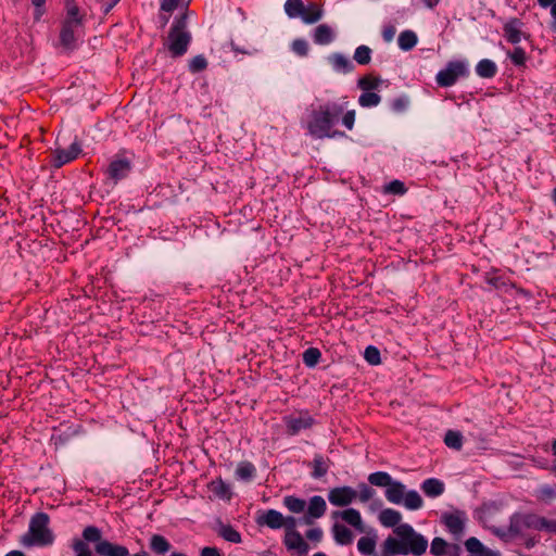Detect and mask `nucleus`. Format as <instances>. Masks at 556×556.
Returning <instances> with one entry per match:
<instances>
[{
	"label": "nucleus",
	"instance_id": "nucleus-10",
	"mask_svg": "<svg viewBox=\"0 0 556 556\" xmlns=\"http://www.w3.org/2000/svg\"><path fill=\"white\" fill-rule=\"evenodd\" d=\"M283 544L289 551L296 552L300 556H306L309 546L299 531H287Z\"/></svg>",
	"mask_w": 556,
	"mask_h": 556
},
{
	"label": "nucleus",
	"instance_id": "nucleus-14",
	"mask_svg": "<svg viewBox=\"0 0 556 556\" xmlns=\"http://www.w3.org/2000/svg\"><path fill=\"white\" fill-rule=\"evenodd\" d=\"M260 526H267L270 529H280L285 525L283 515L276 509H268L256 520Z\"/></svg>",
	"mask_w": 556,
	"mask_h": 556
},
{
	"label": "nucleus",
	"instance_id": "nucleus-12",
	"mask_svg": "<svg viewBox=\"0 0 556 556\" xmlns=\"http://www.w3.org/2000/svg\"><path fill=\"white\" fill-rule=\"evenodd\" d=\"M94 551L100 556H129V551L126 546L111 543L108 540L96 544Z\"/></svg>",
	"mask_w": 556,
	"mask_h": 556
},
{
	"label": "nucleus",
	"instance_id": "nucleus-56",
	"mask_svg": "<svg viewBox=\"0 0 556 556\" xmlns=\"http://www.w3.org/2000/svg\"><path fill=\"white\" fill-rule=\"evenodd\" d=\"M292 50L300 56H305L308 53V45L304 39H295L292 42Z\"/></svg>",
	"mask_w": 556,
	"mask_h": 556
},
{
	"label": "nucleus",
	"instance_id": "nucleus-60",
	"mask_svg": "<svg viewBox=\"0 0 556 556\" xmlns=\"http://www.w3.org/2000/svg\"><path fill=\"white\" fill-rule=\"evenodd\" d=\"M407 103H408V101L406 98H403V97L396 98L392 101L391 108L394 112H402L406 109Z\"/></svg>",
	"mask_w": 556,
	"mask_h": 556
},
{
	"label": "nucleus",
	"instance_id": "nucleus-4",
	"mask_svg": "<svg viewBox=\"0 0 556 556\" xmlns=\"http://www.w3.org/2000/svg\"><path fill=\"white\" fill-rule=\"evenodd\" d=\"M49 515L43 511L36 513L30 518L28 533L30 535L31 544L37 546H48L54 542V534L49 529Z\"/></svg>",
	"mask_w": 556,
	"mask_h": 556
},
{
	"label": "nucleus",
	"instance_id": "nucleus-55",
	"mask_svg": "<svg viewBox=\"0 0 556 556\" xmlns=\"http://www.w3.org/2000/svg\"><path fill=\"white\" fill-rule=\"evenodd\" d=\"M384 191L388 193L402 195L406 192V188L402 181L393 180L386 186Z\"/></svg>",
	"mask_w": 556,
	"mask_h": 556
},
{
	"label": "nucleus",
	"instance_id": "nucleus-11",
	"mask_svg": "<svg viewBox=\"0 0 556 556\" xmlns=\"http://www.w3.org/2000/svg\"><path fill=\"white\" fill-rule=\"evenodd\" d=\"M327 509L326 501L319 496L315 495L311 497L309 504L307 507V513L304 516V523L311 525L313 521L312 519L320 518L325 515Z\"/></svg>",
	"mask_w": 556,
	"mask_h": 556
},
{
	"label": "nucleus",
	"instance_id": "nucleus-20",
	"mask_svg": "<svg viewBox=\"0 0 556 556\" xmlns=\"http://www.w3.org/2000/svg\"><path fill=\"white\" fill-rule=\"evenodd\" d=\"M340 516L346 523L354 527L355 529L363 530V520L359 511L354 508H348L343 511H334L333 518Z\"/></svg>",
	"mask_w": 556,
	"mask_h": 556
},
{
	"label": "nucleus",
	"instance_id": "nucleus-57",
	"mask_svg": "<svg viewBox=\"0 0 556 556\" xmlns=\"http://www.w3.org/2000/svg\"><path fill=\"white\" fill-rule=\"evenodd\" d=\"M181 0H160V10L162 12L172 13L179 5Z\"/></svg>",
	"mask_w": 556,
	"mask_h": 556
},
{
	"label": "nucleus",
	"instance_id": "nucleus-2",
	"mask_svg": "<svg viewBox=\"0 0 556 556\" xmlns=\"http://www.w3.org/2000/svg\"><path fill=\"white\" fill-rule=\"evenodd\" d=\"M343 111V105L333 101L313 108L306 122L308 134L316 139L343 137V131L332 129Z\"/></svg>",
	"mask_w": 556,
	"mask_h": 556
},
{
	"label": "nucleus",
	"instance_id": "nucleus-23",
	"mask_svg": "<svg viewBox=\"0 0 556 556\" xmlns=\"http://www.w3.org/2000/svg\"><path fill=\"white\" fill-rule=\"evenodd\" d=\"M150 549L156 555H165L172 548L168 540L161 534H153L150 538Z\"/></svg>",
	"mask_w": 556,
	"mask_h": 556
},
{
	"label": "nucleus",
	"instance_id": "nucleus-7",
	"mask_svg": "<svg viewBox=\"0 0 556 556\" xmlns=\"http://www.w3.org/2000/svg\"><path fill=\"white\" fill-rule=\"evenodd\" d=\"M357 497V492L352 486L333 488L328 493L329 502L339 507L350 505Z\"/></svg>",
	"mask_w": 556,
	"mask_h": 556
},
{
	"label": "nucleus",
	"instance_id": "nucleus-62",
	"mask_svg": "<svg viewBox=\"0 0 556 556\" xmlns=\"http://www.w3.org/2000/svg\"><path fill=\"white\" fill-rule=\"evenodd\" d=\"M542 530H545L549 533H556V520H549L545 517H542L541 531Z\"/></svg>",
	"mask_w": 556,
	"mask_h": 556
},
{
	"label": "nucleus",
	"instance_id": "nucleus-27",
	"mask_svg": "<svg viewBox=\"0 0 556 556\" xmlns=\"http://www.w3.org/2000/svg\"><path fill=\"white\" fill-rule=\"evenodd\" d=\"M332 532L338 544L348 545L353 541L352 531L341 523H334L332 527Z\"/></svg>",
	"mask_w": 556,
	"mask_h": 556
},
{
	"label": "nucleus",
	"instance_id": "nucleus-43",
	"mask_svg": "<svg viewBox=\"0 0 556 556\" xmlns=\"http://www.w3.org/2000/svg\"><path fill=\"white\" fill-rule=\"evenodd\" d=\"M353 58L359 65H367L371 61V49L362 45L356 48Z\"/></svg>",
	"mask_w": 556,
	"mask_h": 556
},
{
	"label": "nucleus",
	"instance_id": "nucleus-42",
	"mask_svg": "<svg viewBox=\"0 0 556 556\" xmlns=\"http://www.w3.org/2000/svg\"><path fill=\"white\" fill-rule=\"evenodd\" d=\"M380 101L381 97L378 93L371 91H364L358 98V103L363 108L376 106L380 103Z\"/></svg>",
	"mask_w": 556,
	"mask_h": 556
},
{
	"label": "nucleus",
	"instance_id": "nucleus-36",
	"mask_svg": "<svg viewBox=\"0 0 556 556\" xmlns=\"http://www.w3.org/2000/svg\"><path fill=\"white\" fill-rule=\"evenodd\" d=\"M303 0H287L285 2V12L290 18H299L303 13Z\"/></svg>",
	"mask_w": 556,
	"mask_h": 556
},
{
	"label": "nucleus",
	"instance_id": "nucleus-13",
	"mask_svg": "<svg viewBox=\"0 0 556 556\" xmlns=\"http://www.w3.org/2000/svg\"><path fill=\"white\" fill-rule=\"evenodd\" d=\"M314 418L309 415L286 418L287 431L289 434H298L301 430L308 429L314 425Z\"/></svg>",
	"mask_w": 556,
	"mask_h": 556
},
{
	"label": "nucleus",
	"instance_id": "nucleus-46",
	"mask_svg": "<svg viewBox=\"0 0 556 556\" xmlns=\"http://www.w3.org/2000/svg\"><path fill=\"white\" fill-rule=\"evenodd\" d=\"M207 67V60L204 55L199 54L193 56L188 64V70L192 74L203 72Z\"/></svg>",
	"mask_w": 556,
	"mask_h": 556
},
{
	"label": "nucleus",
	"instance_id": "nucleus-52",
	"mask_svg": "<svg viewBox=\"0 0 556 556\" xmlns=\"http://www.w3.org/2000/svg\"><path fill=\"white\" fill-rule=\"evenodd\" d=\"M485 281L496 290H506L508 287V281L503 276H486Z\"/></svg>",
	"mask_w": 556,
	"mask_h": 556
},
{
	"label": "nucleus",
	"instance_id": "nucleus-40",
	"mask_svg": "<svg viewBox=\"0 0 556 556\" xmlns=\"http://www.w3.org/2000/svg\"><path fill=\"white\" fill-rule=\"evenodd\" d=\"M376 540L370 536H362L357 542V549L362 555L369 556L375 553Z\"/></svg>",
	"mask_w": 556,
	"mask_h": 556
},
{
	"label": "nucleus",
	"instance_id": "nucleus-8",
	"mask_svg": "<svg viewBox=\"0 0 556 556\" xmlns=\"http://www.w3.org/2000/svg\"><path fill=\"white\" fill-rule=\"evenodd\" d=\"M80 153L81 148L78 141H74L67 149H56L52 154V166L60 168L77 159Z\"/></svg>",
	"mask_w": 556,
	"mask_h": 556
},
{
	"label": "nucleus",
	"instance_id": "nucleus-34",
	"mask_svg": "<svg viewBox=\"0 0 556 556\" xmlns=\"http://www.w3.org/2000/svg\"><path fill=\"white\" fill-rule=\"evenodd\" d=\"M392 481V477L386 471H376L368 476V482L375 486L388 488Z\"/></svg>",
	"mask_w": 556,
	"mask_h": 556
},
{
	"label": "nucleus",
	"instance_id": "nucleus-18",
	"mask_svg": "<svg viewBox=\"0 0 556 556\" xmlns=\"http://www.w3.org/2000/svg\"><path fill=\"white\" fill-rule=\"evenodd\" d=\"M521 22L518 18H513L504 25V35L508 42L518 45L521 40L522 33L520 30Z\"/></svg>",
	"mask_w": 556,
	"mask_h": 556
},
{
	"label": "nucleus",
	"instance_id": "nucleus-37",
	"mask_svg": "<svg viewBox=\"0 0 556 556\" xmlns=\"http://www.w3.org/2000/svg\"><path fill=\"white\" fill-rule=\"evenodd\" d=\"M535 497L545 503H549L556 498V486L544 484L536 489Z\"/></svg>",
	"mask_w": 556,
	"mask_h": 556
},
{
	"label": "nucleus",
	"instance_id": "nucleus-47",
	"mask_svg": "<svg viewBox=\"0 0 556 556\" xmlns=\"http://www.w3.org/2000/svg\"><path fill=\"white\" fill-rule=\"evenodd\" d=\"M541 521H542V517L536 514H532V513L522 514V522H523V527L526 530L533 529V530L541 531Z\"/></svg>",
	"mask_w": 556,
	"mask_h": 556
},
{
	"label": "nucleus",
	"instance_id": "nucleus-45",
	"mask_svg": "<svg viewBox=\"0 0 556 556\" xmlns=\"http://www.w3.org/2000/svg\"><path fill=\"white\" fill-rule=\"evenodd\" d=\"M83 538L86 542L99 544L103 542L101 530L94 526H88L83 531Z\"/></svg>",
	"mask_w": 556,
	"mask_h": 556
},
{
	"label": "nucleus",
	"instance_id": "nucleus-25",
	"mask_svg": "<svg viewBox=\"0 0 556 556\" xmlns=\"http://www.w3.org/2000/svg\"><path fill=\"white\" fill-rule=\"evenodd\" d=\"M333 31L330 26L326 24L318 25L314 31V42L317 45H328L333 40Z\"/></svg>",
	"mask_w": 556,
	"mask_h": 556
},
{
	"label": "nucleus",
	"instance_id": "nucleus-38",
	"mask_svg": "<svg viewBox=\"0 0 556 556\" xmlns=\"http://www.w3.org/2000/svg\"><path fill=\"white\" fill-rule=\"evenodd\" d=\"M447 447L459 451L463 446V434L459 431L448 430L444 437Z\"/></svg>",
	"mask_w": 556,
	"mask_h": 556
},
{
	"label": "nucleus",
	"instance_id": "nucleus-48",
	"mask_svg": "<svg viewBox=\"0 0 556 556\" xmlns=\"http://www.w3.org/2000/svg\"><path fill=\"white\" fill-rule=\"evenodd\" d=\"M526 530L522 522V514L516 513L510 517L509 520V532L511 534L518 535Z\"/></svg>",
	"mask_w": 556,
	"mask_h": 556
},
{
	"label": "nucleus",
	"instance_id": "nucleus-44",
	"mask_svg": "<svg viewBox=\"0 0 556 556\" xmlns=\"http://www.w3.org/2000/svg\"><path fill=\"white\" fill-rule=\"evenodd\" d=\"M381 80L378 77L371 76V75H365L362 78L358 79L357 86L363 91H371L379 87Z\"/></svg>",
	"mask_w": 556,
	"mask_h": 556
},
{
	"label": "nucleus",
	"instance_id": "nucleus-21",
	"mask_svg": "<svg viewBox=\"0 0 556 556\" xmlns=\"http://www.w3.org/2000/svg\"><path fill=\"white\" fill-rule=\"evenodd\" d=\"M422 492L429 497H438L443 494L444 483L437 478H428L421 483Z\"/></svg>",
	"mask_w": 556,
	"mask_h": 556
},
{
	"label": "nucleus",
	"instance_id": "nucleus-49",
	"mask_svg": "<svg viewBox=\"0 0 556 556\" xmlns=\"http://www.w3.org/2000/svg\"><path fill=\"white\" fill-rule=\"evenodd\" d=\"M508 56L516 66H523L526 64L527 55L521 47H515V49L508 53Z\"/></svg>",
	"mask_w": 556,
	"mask_h": 556
},
{
	"label": "nucleus",
	"instance_id": "nucleus-17",
	"mask_svg": "<svg viewBox=\"0 0 556 556\" xmlns=\"http://www.w3.org/2000/svg\"><path fill=\"white\" fill-rule=\"evenodd\" d=\"M406 488L400 482L393 480L391 484L386 489V498L392 504H402Z\"/></svg>",
	"mask_w": 556,
	"mask_h": 556
},
{
	"label": "nucleus",
	"instance_id": "nucleus-15",
	"mask_svg": "<svg viewBox=\"0 0 556 556\" xmlns=\"http://www.w3.org/2000/svg\"><path fill=\"white\" fill-rule=\"evenodd\" d=\"M77 26L71 21H64L60 33V42L64 48L70 50L75 48L76 37L74 28Z\"/></svg>",
	"mask_w": 556,
	"mask_h": 556
},
{
	"label": "nucleus",
	"instance_id": "nucleus-54",
	"mask_svg": "<svg viewBox=\"0 0 556 556\" xmlns=\"http://www.w3.org/2000/svg\"><path fill=\"white\" fill-rule=\"evenodd\" d=\"M358 488H359V492L357 495H358L359 501L363 503L368 502L370 498H372V496L376 493V491L371 486L367 485L366 483H361L358 485Z\"/></svg>",
	"mask_w": 556,
	"mask_h": 556
},
{
	"label": "nucleus",
	"instance_id": "nucleus-5",
	"mask_svg": "<svg viewBox=\"0 0 556 556\" xmlns=\"http://www.w3.org/2000/svg\"><path fill=\"white\" fill-rule=\"evenodd\" d=\"M468 74L467 67L463 62H450L446 67L437 74V83L440 87H451L462 76Z\"/></svg>",
	"mask_w": 556,
	"mask_h": 556
},
{
	"label": "nucleus",
	"instance_id": "nucleus-64",
	"mask_svg": "<svg viewBox=\"0 0 556 556\" xmlns=\"http://www.w3.org/2000/svg\"><path fill=\"white\" fill-rule=\"evenodd\" d=\"M394 35H395L394 26L384 27L382 30L383 40L387 42H390L394 38Z\"/></svg>",
	"mask_w": 556,
	"mask_h": 556
},
{
	"label": "nucleus",
	"instance_id": "nucleus-9",
	"mask_svg": "<svg viewBox=\"0 0 556 556\" xmlns=\"http://www.w3.org/2000/svg\"><path fill=\"white\" fill-rule=\"evenodd\" d=\"M433 556H460L462 548L458 544L447 543L442 538H434L430 545Z\"/></svg>",
	"mask_w": 556,
	"mask_h": 556
},
{
	"label": "nucleus",
	"instance_id": "nucleus-19",
	"mask_svg": "<svg viewBox=\"0 0 556 556\" xmlns=\"http://www.w3.org/2000/svg\"><path fill=\"white\" fill-rule=\"evenodd\" d=\"M324 11L321 7L315 2H311L308 5L303 7V13L300 15L305 24H315L321 20Z\"/></svg>",
	"mask_w": 556,
	"mask_h": 556
},
{
	"label": "nucleus",
	"instance_id": "nucleus-30",
	"mask_svg": "<svg viewBox=\"0 0 556 556\" xmlns=\"http://www.w3.org/2000/svg\"><path fill=\"white\" fill-rule=\"evenodd\" d=\"M418 42V38L415 31L404 30L399 35L397 43L403 51L412 50Z\"/></svg>",
	"mask_w": 556,
	"mask_h": 556
},
{
	"label": "nucleus",
	"instance_id": "nucleus-39",
	"mask_svg": "<svg viewBox=\"0 0 556 556\" xmlns=\"http://www.w3.org/2000/svg\"><path fill=\"white\" fill-rule=\"evenodd\" d=\"M321 357V353L317 348H308L302 354L303 363L312 368L315 367Z\"/></svg>",
	"mask_w": 556,
	"mask_h": 556
},
{
	"label": "nucleus",
	"instance_id": "nucleus-63",
	"mask_svg": "<svg viewBox=\"0 0 556 556\" xmlns=\"http://www.w3.org/2000/svg\"><path fill=\"white\" fill-rule=\"evenodd\" d=\"M201 556H222L217 547L205 546L201 549Z\"/></svg>",
	"mask_w": 556,
	"mask_h": 556
},
{
	"label": "nucleus",
	"instance_id": "nucleus-51",
	"mask_svg": "<svg viewBox=\"0 0 556 556\" xmlns=\"http://www.w3.org/2000/svg\"><path fill=\"white\" fill-rule=\"evenodd\" d=\"M364 357L370 365H379L381 363L380 351L374 345L365 349Z\"/></svg>",
	"mask_w": 556,
	"mask_h": 556
},
{
	"label": "nucleus",
	"instance_id": "nucleus-32",
	"mask_svg": "<svg viewBox=\"0 0 556 556\" xmlns=\"http://www.w3.org/2000/svg\"><path fill=\"white\" fill-rule=\"evenodd\" d=\"M218 535L230 543H240L241 534L230 525L219 523Z\"/></svg>",
	"mask_w": 556,
	"mask_h": 556
},
{
	"label": "nucleus",
	"instance_id": "nucleus-16",
	"mask_svg": "<svg viewBox=\"0 0 556 556\" xmlns=\"http://www.w3.org/2000/svg\"><path fill=\"white\" fill-rule=\"evenodd\" d=\"M442 521L451 533L458 535L464 531V518L459 513L445 514Z\"/></svg>",
	"mask_w": 556,
	"mask_h": 556
},
{
	"label": "nucleus",
	"instance_id": "nucleus-33",
	"mask_svg": "<svg viewBox=\"0 0 556 556\" xmlns=\"http://www.w3.org/2000/svg\"><path fill=\"white\" fill-rule=\"evenodd\" d=\"M404 506L410 510H417L422 507V498L415 490L405 491L403 502Z\"/></svg>",
	"mask_w": 556,
	"mask_h": 556
},
{
	"label": "nucleus",
	"instance_id": "nucleus-28",
	"mask_svg": "<svg viewBox=\"0 0 556 556\" xmlns=\"http://www.w3.org/2000/svg\"><path fill=\"white\" fill-rule=\"evenodd\" d=\"M476 72L482 78H493L497 73V66L493 61L483 59L478 62Z\"/></svg>",
	"mask_w": 556,
	"mask_h": 556
},
{
	"label": "nucleus",
	"instance_id": "nucleus-24",
	"mask_svg": "<svg viewBox=\"0 0 556 556\" xmlns=\"http://www.w3.org/2000/svg\"><path fill=\"white\" fill-rule=\"evenodd\" d=\"M329 61L337 72L350 73L354 70L353 63L341 53L331 54Z\"/></svg>",
	"mask_w": 556,
	"mask_h": 556
},
{
	"label": "nucleus",
	"instance_id": "nucleus-61",
	"mask_svg": "<svg viewBox=\"0 0 556 556\" xmlns=\"http://www.w3.org/2000/svg\"><path fill=\"white\" fill-rule=\"evenodd\" d=\"M306 538L313 542H320L323 539V531L320 528H313L306 531Z\"/></svg>",
	"mask_w": 556,
	"mask_h": 556
},
{
	"label": "nucleus",
	"instance_id": "nucleus-59",
	"mask_svg": "<svg viewBox=\"0 0 556 556\" xmlns=\"http://www.w3.org/2000/svg\"><path fill=\"white\" fill-rule=\"evenodd\" d=\"M46 1L47 0H31V4L35 7V11H34L35 21H39L41 18V16L45 14Z\"/></svg>",
	"mask_w": 556,
	"mask_h": 556
},
{
	"label": "nucleus",
	"instance_id": "nucleus-22",
	"mask_svg": "<svg viewBox=\"0 0 556 556\" xmlns=\"http://www.w3.org/2000/svg\"><path fill=\"white\" fill-rule=\"evenodd\" d=\"M402 515L400 511L392 508H384L379 514V521L383 527L396 528L400 526Z\"/></svg>",
	"mask_w": 556,
	"mask_h": 556
},
{
	"label": "nucleus",
	"instance_id": "nucleus-31",
	"mask_svg": "<svg viewBox=\"0 0 556 556\" xmlns=\"http://www.w3.org/2000/svg\"><path fill=\"white\" fill-rule=\"evenodd\" d=\"M210 489L219 498L230 500L231 497L230 486L222 478L212 481Z\"/></svg>",
	"mask_w": 556,
	"mask_h": 556
},
{
	"label": "nucleus",
	"instance_id": "nucleus-3",
	"mask_svg": "<svg viewBox=\"0 0 556 556\" xmlns=\"http://www.w3.org/2000/svg\"><path fill=\"white\" fill-rule=\"evenodd\" d=\"M191 41L192 35L188 29V13L185 12L174 18L164 46L172 58H180L187 53Z\"/></svg>",
	"mask_w": 556,
	"mask_h": 556
},
{
	"label": "nucleus",
	"instance_id": "nucleus-53",
	"mask_svg": "<svg viewBox=\"0 0 556 556\" xmlns=\"http://www.w3.org/2000/svg\"><path fill=\"white\" fill-rule=\"evenodd\" d=\"M72 547L76 553V556H93L88 544L80 539H75Z\"/></svg>",
	"mask_w": 556,
	"mask_h": 556
},
{
	"label": "nucleus",
	"instance_id": "nucleus-29",
	"mask_svg": "<svg viewBox=\"0 0 556 556\" xmlns=\"http://www.w3.org/2000/svg\"><path fill=\"white\" fill-rule=\"evenodd\" d=\"M256 475V468L251 462H241L236 469V477L242 481H251Z\"/></svg>",
	"mask_w": 556,
	"mask_h": 556
},
{
	"label": "nucleus",
	"instance_id": "nucleus-58",
	"mask_svg": "<svg viewBox=\"0 0 556 556\" xmlns=\"http://www.w3.org/2000/svg\"><path fill=\"white\" fill-rule=\"evenodd\" d=\"M342 117V124L349 129L352 130L355 123V111L350 110L341 115Z\"/></svg>",
	"mask_w": 556,
	"mask_h": 556
},
{
	"label": "nucleus",
	"instance_id": "nucleus-50",
	"mask_svg": "<svg viewBox=\"0 0 556 556\" xmlns=\"http://www.w3.org/2000/svg\"><path fill=\"white\" fill-rule=\"evenodd\" d=\"M465 546L467 548L468 552L472 553V554H484V552L488 549L486 547L483 546V544L475 536H471L469 538L466 542H465Z\"/></svg>",
	"mask_w": 556,
	"mask_h": 556
},
{
	"label": "nucleus",
	"instance_id": "nucleus-6",
	"mask_svg": "<svg viewBox=\"0 0 556 556\" xmlns=\"http://www.w3.org/2000/svg\"><path fill=\"white\" fill-rule=\"evenodd\" d=\"M131 170V163L127 159H116L111 161L105 174L108 180L116 185L119 180L125 179Z\"/></svg>",
	"mask_w": 556,
	"mask_h": 556
},
{
	"label": "nucleus",
	"instance_id": "nucleus-1",
	"mask_svg": "<svg viewBox=\"0 0 556 556\" xmlns=\"http://www.w3.org/2000/svg\"><path fill=\"white\" fill-rule=\"evenodd\" d=\"M393 532L396 536L389 535L382 542L380 556H422L426 553L428 540L409 523L397 526Z\"/></svg>",
	"mask_w": 556,
	"mask_h": 556
},
{
	"label": "nucleus",
	"instance_id": "nucleus-35",
	"mask_svg": "<svg viewBox=\"0 0 556 556\" xmlns=\"http://www.w3.org/2000/svg\"><path fill=\"white\" fill-rule=\"evenodd\" d=\"M283 505L293 514L303 513L306 502L300 497L288 495L283 497Z\"/></svg>",
	"mask_w": 556,
	"mask_h": 556
},
{
	"label": "nucleus",
	"instance_id": "nucleus-26",
	"mask_svg": "<svg viewBox=\"0 0 556 556\" xmlns=\"http://www.w3.org/2000/svg\"><path fill=\"white\" fill-rule=\"evenodd\" d=\"M312 467H313L312 477L314 479H320L324 476H326V473L328 472L329 459L325 458L320 454H316L312 462Z\"/></svg>",
	"mask_w": 556,
	"mask_h": 556
},
{
	"label": "nucleus",
	"instance_id": "nucleus-41",
	"mask_svg": "<svg viewBox=\"0 0 556 556\" xmlns=\"http://www.w3.org/2000/svg\"><path fill=\"white\" fill-rule=\"evenodd\" d=\"M67 16L65 21H71L76 25H81L83 17L79 15V8L74 0H65Z\"/></svg>",
	"mask_w": 556,
	"mask_h": 556
}]
</instances>
